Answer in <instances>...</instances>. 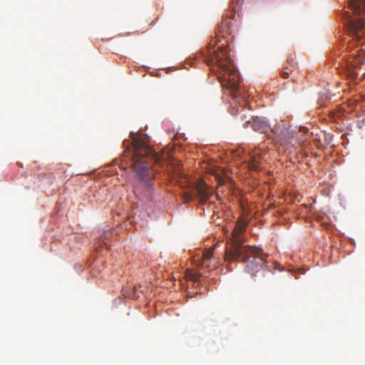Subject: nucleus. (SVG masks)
<instances>
[{"label":"nucleus","instance_id":"nucleus-1","mask_svg":"<svg viewBox=\"0 0 365 365\" xmlns=\"http://www.w3.org/2000/svg\"><path fill=\"white\" fill-rule=\"evenodd\" d=\"M232 22L229 19L222 21L218 26L214 43L202 51L208 65H217L219 68L218 80L221 83L223 95L229 96L236 106L235 115L243 122L242 127L247 128L251 120L250 106L246 96L240 90V76L230 58L228 47L232 41Z\"/></svg>","mask_w":365,"mask_h":365},{"label":"nucleus","instance_id":"nucleus-2","mask_svg":"<svg viewBox=\"0 0 365 365\" xmlns=\"http://www.w3.org/2000/svg\"><path fill=\"white\" fill-rule=\"evenodd\" d=\"M133 147V168L144 188L149 192L152 188L151 180L154 177V170L143 162L140 160L141 157H150L156 164H160L165 158V154L160 155L147 144L143 139L135 138L132 140Z\"/></svg>","mask_w":365,"mask_h":365},{"label":"nucleus","instance_id":"nucleus-3","mask_svg":"<svg viewBox=\"0 0 365 365\" xmlns=\"http://www.w3.org/2000/svg\"><path fill=\"white\" fill-rule=\"evenodd\" d=\"M246 225L247 223L242 218L236 222L232 233L230 246L227 248L225 253L227 260L246 262L251 256V247L249 245H245L244 240L241 237L245 230Z\"/></svg>","mask_w":365,"mask_h":365},{"label":"nucleus","instance_id":"nucleus-4","mask_svg":"<svg viewBox=\"0 0 365 365\" xmlns=\"http://www.w3.org/2000/svg\"><path fill=\"white\" fill-rule=\"evenodd\" d=\"M365 69V51L364 49L351 51L349 57L342 66L344 74L351 79L359 75L360 70Z\"/></svg>","mask_w":365,"mask_h":365},{"label":"nucleus","instance_id":"nucleus-5","mask_svg":"<svg viewBox=\"0 0 365 365\" xmlns=\"http://www.w3.org/2000/svg\"><path fill=\"white\" fill-rule=\"evenodd\" d=\"M344 18L346 19L345 25L347 31L350 36L353 37V43L354 41H361V44L365 43V18L354 19L348 12H345Z\"/></svg>","mask_w":365,"mask_h":365},{"label":"nucleus","instance_id":"nucleus-6","mask_svg":"<svg viewBox=\"0 0 365 365\" xmlns=\"http://www.w3.org/2000/svg\"><path fill=\"white\" fill-rule=\"evenodd\" d=\"M191 190L190 191H185L183 197L185 201L189 202L192 200L195 196H197L200 202L205 204L210 195V190L207 184L202 180H198L196 182H188L187 185Z\"/></svg>","mask_w":365,"mask_h":365},{"label":"nucleus","instance_id":"nucleus-7","mask_svg":"<svg viewBox=\"0 0 365 365\" xmlns=\"http://www.w3.org/2000/svg\"><path fill=\"white\" fill-rule=\"evenodd\" d=\"M252 272L265 271L267 269L266 258L268 255L263 252L261 248L252 246Z\"/></svg>","mask_w":365,"mask_h":365},{"label":"nucleus","instance_id":"nucleus-8","mask_svg":"<svg viewBox=\"0 0 365 365\" xmlns=\"http://www.w3.org/2000/svg\"><path fill=\"white\" fill-rule=\"evenodd\" d=\"M348 8L356 16L365 14V0H348Z\"/></svg>","mask_w":365,"mask_h":365},{"label":"nucleus","instance_id":"nucleus-9","mask_svg":"<svg viewBox=\"0 0 365 365\" xmlns=\"http://www.w3.org/2000/svg\"><path fill=\"white\" fill-rule=\"evenodd\" d=\"M269 128V125L264 118L258 116L252 118V129L255 130L267 133Z\"/></svg>","mask_w":365,"mask_h":365},{"label":"nucleus","instance_id":"nucleus-10","mask_svg":"<svg viewBox=\"0 0 365 365\" xmlns=\"http://www.w3.org/2000/svg\"><path fill=\"white\" fill-rule=\"evenodd\" d=\"M214 248L211 247L207 250H205L200 258V261L197 262V266L203 265L206 268H209V264H207L208 261H210L213 255Z\"/></svg>","mask_w":365,"mask_h":365},{"label":"nucleus","instance_id":"nucleus-11","mask_svg":"<svg viewBox=\"0 0 365 365\" xmlns=\"http://www.w3.org/2000/svg\"><path fill=\"white\" fill-rule=\"evenodd\" d=\"M123 294L129 299H136L139 296L137 294V289L135 287L128 286L123 289Z\"/></svg>","mask_w":365,"mask_h":365},{"label":"nucleus","instance_id":"nucleus-12","mask_svg":"<svg viewBox=\"0 0 365 365\" xmlns=\"http://www.w3.org/2000/svg\"><path fill=\"white\" fill-rule=\"evenodd\" d=\"M201 274L199 273H192L189 269H185L184 277L187 280H191L193 282H198L201 278Z\"/></svg>","mask_w":365,"mask_h":365},{"label":"nucleus","instance_id":"nucleus-13","mask_svg":"<svg viewBox=\"0 0 365 365\" xmlns=\"http://www.w3.org/2000/svg\"><path fill=\"white\" fill-rule=\"evenodd\" d=\"M109 235L110 233L108 231H104L102 236L99 239L98 243L105 244L106 245V243L104 242V240H106Z\"/></svg>","mask_w":365,"mask_h":365},{"label":"nucleus","instance_id":"nucleus-14","mask_svg":"<svg viewBox=\"0 0 365 365\" xmlns=\"http://www.w3.org/2000/svg\"><path fill=\"white\" fill-rule=\"evenodd\" d=\"M215 178H216V179L217 180V182H218L219 185H222L224 183V181H225L224 178L220 177L219 175H216Z\"/></svg>","mask_w":365,"mask_h":365},{"label":"nucleus","instance_id":"nucleus-15","mask_svg":"<svg viewBox=\"0 0 365 365\" xmlns=\"http://www.w3.org/2000/svg\"><path fill=\"white\" fill-rule=\"evenodd\" d=\"M303 208L306 210V211L307 212H310L311 210H312V206L311 205H302Z\"/></svg>","mask_w":365,"mask_h":365},{"label":"nucleus","instance_id":"nucleus-16","mask_svg":"<svg viewBox=\"0 0 365 365\" xmlns=\"http://www.w3.org/2000/svg\"><path fill=\"white\" fill-rule=\"evenodd\" d=\"M289 73H288V72H287V71H284V72H282V77L283 78H287L289 77Z\"/></svg>","mask_w":365,"mask_h":365},{"label":"nucleus","instance_id":"nucleus-17","mask_svg":"<svg viewBox=\"0 0 365 365\" xmlns=\"http://www.w3.org/2000/svg\"><path fill=\"white\" fill-rule=\"evenodd\" d=\"M252 171L257 170V167H256V165L255 164V160H254L253 158H252Z\"/></svg>","mask_w":365,"mask_h":365},{"label":"nucleus","instance_id":"nucleus-18","mask_svg":"<svg viewBox=\"0 0 365 365\" xmlns=\"http://www.w3.org/2000/svg\"><path fill=\"white\" fill-rule=\"evenodd\" d=\"M245 271L248 272H249V269H250V267H249V265H248V264H247V265L245 266Z\"/></svg>","mask_w":365,"mask_h":365},{"label":"nucleus","instance_id":"nucleus-19","mask_svg":"<svg viewBox=\"0 0 365 365\" xmlns=\"http://www.w3.org/2000/svg\"><path fill=\"white\" fill-rule=\"evenodd\" d=\"M361 75H362L363 78H365V72H363V73H361Z\"/></svg>","mask_w":365,"mask_h":365}]
</instances>
